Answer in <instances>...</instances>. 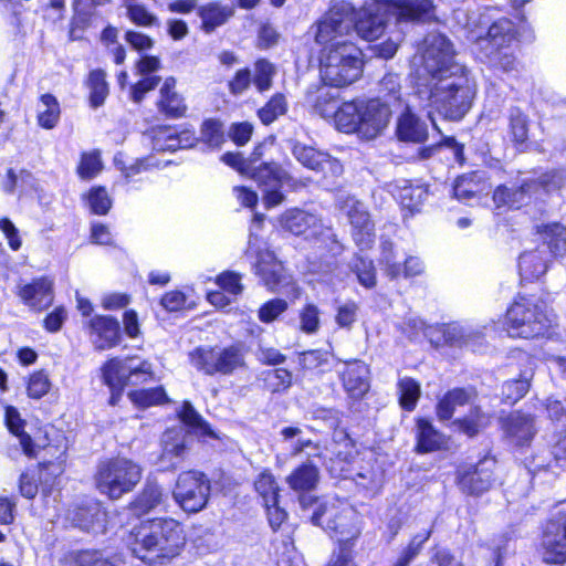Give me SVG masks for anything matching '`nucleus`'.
Here are the masks:
<instances>
[{
    "label": "nucleus",
    "instance_id": "nucleus-55",
    "mask_svg": "<svg viewBox=\"0 0 566 566\" xmlns=\"http://www.w3.org/2000/svg\"><path fill=\"white\" fill-rule=\"evenodd\" d=\"M99 151L83 153L77 166V174L82 179H92L102 170Z\"/></svg>",
    "mask_w": 566,
    "mask_h": 566
},
{
    "label": "nucleus",
    "instance_id": "nucleus-34",
    "mask_svg": "<svg viewBox=\"0 0 566 566\" xmlns=\"http://www.w3.org/2000/svg\"><path fill=\"white\" fill-rule=\"evenodd\" d=\"M166 501L167 495H165L161 486L148 480L142 492L133 501L132 509L137 514H146L151 510L164 506Z\"/></svg>",
    "mask_w": 566,
    "mask_h": 566
},
{
    "label": "nucleus",
    "instance_id": "nucleus-15",
    "mask_svg": "<svg viewBox=\"0 0 566 566\" xmlns=\"http://www.w3.org/2000/svg\"><path fill=\"white\" fill-rule=\"evenodd\" d=\"M252 170V178L263 188V201L266 208L283 202L284 195L281 192V187L286 186L296 191L307 187L311 182L310 178H294L276 164H262Z\"/></svg>",
    "mask_w": 566,
    "mask_h": 566
},
{
    "label": "nucleus",
    "instance_id": "nucleus-7",
    "mask_svg": "<svg viewBox=\"0 0 566 566\" xmlns=\"http://www.w3.org/2000/svg\"><path fill=\"white\" fill-rule=\"evenodd\" d=\"M280 224L292 234L303 235L305 240L313 241L317 249L331 256L339 255L344 250L333 229L325 227L321 218L313 212L297 208L289 209L280 217Z\"/></svg>",
    "mask_w": 566,
    "mask_h": 566
},
{
    "label": "nucleus",
    "instance_id": "nucleus-36",
    "mask_svg": "<svg viewBox=\"0 0 566 566\" xmlns=\"http://www.w3.org/2000/svg\"><path fill=\"white\" fill-rule=\"evenodd\" d=\"M61 107L52 94H42L36 105V122L41 128L53 129L60 122Z\"/></svg>",
    "mask_w": 566,
    "mask_h": 566
},
{
    "label": "nucleus",
    "instance_id": "nucleus-21",
    "mask_svg": "<svg viewBox=\"0 0 566 566\" xmlns=\"http://www.w3.org/2000/svg\"><path fill=\"white\" fill-rule=\"evenodd\" d=\"M337 88L322 81V83L310 85L305 93V104L321 117L334 118L336 127L337 114L342 108Z\"/></svg>",
    "mask_w": 566,
    "mask_h": 566
},
{
    "label": "nucleus",
    "instance_id": "nucleus-17",
    "mask_svg": "<svg viewBox=\"0 0 566 566\" xmlns=\"http://www.w3.org/2000/svg\"><path fill=\"white\" fill-rule=\"evenodd\" d=\"M210 495V481L199 471H186L179 474L172 496L187 513L203 510Z\"/></svg>",
    "mask_w": 566,
    "mask_h": 566
},
{
    "label": "nucleus",
    "instance_id": "nucleus-13",
    "mask_svg": "<svg viewBox=\"0 0 566 566\" xmlns=\"http://www.w3.org/2000/svg\"><path fill=\"white\" fill-rule=\"evenodd\" d=\"M312 522L322 526L332 536H337L344 544L359 533L356 512L346 502L339 500L319 504L312 515Z\"/></svg>",
    "mask_w": 566,
    "mask_h": 566
},
{
    "label": "nucleus",
    "instance_id": "nucleus-41",
    "mask_svg": "<svg viewBox=\"0 0 566 566\" xmlns=\"http://www.w3.org/2000/svg\"><path fill=\"white\" fill-rule=\"evenodd\" d=\"M114 165L122 171L123 177L127 184L135 180V176L149 171L153 168H159L160 164L153 156L136 159L134 163L127 165L122 154L114 157Z\"/></svg>",
    "mask_w": 566,
    "mask_h": 566
},
{
    "label": "nucleus",
    "instance_id": "nucleus-47",
    "mask_svg": "<svg viewBox=\"0 0 566 566\" xmlns=\"http://www.w3.org/2000/svg\"><path fill=\"white\" fill-rule=\"evenodd\" d=\"M130 401L139 408L165 403L168 398L163 387L133 390L128 394Z\"/></svg>",
    "mask_w": 566,
    "mask_h": 566
},
{
    "label": "nucleus",
    "instance_id": "nucleus-19",
    "mask_svg": "<svg viewBox=\"0 0 566 566\" xmlns=\"http://www.w3.org/2000/svg\"><path fill=\"white\" fill-rule=\"evenodd\" d=\"M135 376H143L144 380H148L153 376L151 365L144 360L138 365L134 364V359H111L103 367V379L109 388L123 390L129 384H135Z\"/></svg>",
    "mask_w": 566,
    "mask_h": 566
},
{
    "label": "nucleus",
    "instance_id": "nucleus-61",
    "mask_svg": "<svg viewBox=\"0 0 566 566\" xmlns=\"http://www.w3.org/2000/svg\"><path fill=\"white\" fill-rule=\"evenodd\" d=\"M200 17L205 30L210 32L216 27L226 22L228 12L226 9L220 8L219 6L211 4L200 10Z\"/></svg>",
    "mask_w": 566,
    "mask_h": 566
},
{
    "label": "nucleus",
    "instance_id": "nucleus-3",
    "mask_svg": "<svg viewBox=\"0 0 566 566\" xmlns=\"http://www.w3.org/2000/svg\"><path fill=\"white\" fill-rule=\"evenodd\" d=\"M476 84L469 70L433 82H416L413 98L426 102L443 118L462 119L472 106Z\"/></svg>",
    "mask_w": 566,
    "mask_h": 566
},
{
    "label": "nucleus",
    "instance_id": "nucleus-62",
    "mask_svg": "<svg viewBox=\"0 0 566 566\" xmlns=\"http://www.w3.org/2000/svg\"><path fill=\"white\" fill-rule=\"evenodd\" d=\"M319 310L314 304H307L300 313V328L306 334H315L319 328Z\"/></svg>",
    "mask_w": 566,
    "mask_h": 566
},
{
    "label": "nucleus",
    "instance_id": "nucleus-22",
    "mask_svg": "<svg viewBox=\"0 0 566 566\" xmlns=\"http://www.w3.org/2000/svg\"><path fill=\"white\" fill-rule=\"evenodd\" d=\"M292 155L304 167L322 172L325 177H337L343 172V166L329 154L321 151L300 142L294 143Z\"/></svg>",
    "mask_w": 566,
    "mask_h": 566
},
{
    "label": "nucleus",
    "instance_id": "nucleus-64",
    "mask_svg": "<svg viewBox=\"0 0 566 566\" xmlns=\"http://www.w3.org/2000/svg\"><path fill=\"white\" fill-rule=\"evenodd\" d=\"M359 306L354 301H347L337 307L335 321L340 328H350L357 319Z\"/></svg>",
    "mask_w": 566,
    "mask_h": 566
},
{
    "label": "nucleus",
    "instance_id": "nucleus-39",
    "mask_svg": "<svg viewBox=\"0 0 566 566\" xmlns=\"http://www.w3.org/2000/svg\"><path fill=\"white\" fill-rule=\"evenodd\" d=\"M528 130V116L518 107H510L507 111V134L516 147L527 142Z\"/></svg>",
    "mask_w": 566,
    "mask_h": 566
},
{
    "label": "nucleus",
    "instance_id": "nucleus-56",
    "mask_svg": "<svg viewBox=\"0 0 566 566\" xmlns=\"http://www.w3.org/2000/svg\"><path fill=\"white\" fill-rule=\"evenodd\" d=\"M52 382L46 371L38 370L30 375L27 386L28 396L32 399H40L51 389Z\"/></svg>",
    "mask_w": 566,
    "mask_h": 566
},
{
    "label": "nucleus",
    "instance_id": "nucleus-9",
    "mask_svg": "<svg viewBox=\"0 0 566 566\" xmlns=\"http://www.w3.org/2000/svg\"><path fill=\"white\" fill-rule=\"evenodd\" d=\"M543 243L534 251L521 254L518 268L521 277L525 281L539 279L547 271V255L562 256L566 251V228L558 223L538 227Z\"/></svg>",
    "mask_w": 566,
    "mask_h": 566
},
{
    "label": "nucleus",
    "instance_id": "nucleus-30",
    "mask_svg": "<svg viewBox=\"0 0 566 566\" xmlns=\"http://www.w3.org/2000/svg\"><path fill=\"white\" fill-rule=\"evenodd\" d=\"M502 428L512 443L528 444L536 433L534 418L521 412H512L502 420Z\"/></svg>",
    "mask_w": 566,
    "mask_h": 566
},
{
    "label": "nucleus",
    "instance_id": "nucleus-46",
    "mask_svg": "<svg viewBox=\"0 0 566 566\" xmlns=\"http://www.w3.org/2000/svg\"><path fill=\"white\" fill-rule=\"evenodd\" d=\"M399 403L402 409L412 411L420 398V384L410 377H401L398 380Z\"/></svg>",
    "mask_w": 566,
    "mask_h": 566
},
{
    "label": "nucleus",
    "instance_id": "nucleus-5",
    "mask_svg": "<svg viewBox=\"0 0 566 566\" xmlns=\"http://www.w3.org/2000/svg\"><path fill=\"white\" fill-rule=\"evenodd\" d=\"M391 112L389 103L381 98L345 102L337 114V129L370 140L387 128Z\"/></svg>",
    "mask_w": 566,
    "mask_h": 566
},
{
    "label": "nucleus",
    "instance_id": "nucleus-53",
    "mask_svg": "<svg viewBox=\"0 0 566 566\" xmlns=\"http://www.w3.org/2000/svg\"><path fill=\"white\" fill-rule=\"evenodd\" d=\"M73 566H119V558L111 562L99 551L86 549L74 554Z\"/></svg>",
    "mask_w": 566,
    "mask_h": 566
},
{
    "label": "nucleus",
    "instance_id": "nucleus-23",
    "mask_svg": "<svg viewBox=\"0 0 566 566\" xmlns=\"http://www.w3.org/2000/svg\"><path fill=\"white\" fill-rule=\"evenodd\" d=\"M353 228V239L360 250L368 249L375 241L374 224L364 203L355 198H347L342 207Z\"/></svg>",
    "mask_w": 566,
    "mask_h": 566
},
{
    "label": "nucleus",
    "instance_id": "nucleus-40",
    "mask_svg": "<svg viewBox=\"0 0 566 566\" xmlns=\"http://www.w3.org/2000/svg\"><path fill=\"white\" fill-rule=\"evenodd\" d=\"M6 424L9 431L19 439L23 452L30 458L34 457L35 448L33 441L31 437L23 431L24 421L21 419L20 413L15 408H6Z\"/></svg>",
    "mask_w": 566,
    "mask_h": 566
},
{
    "label": "nucleus",
    "instance_id": "nucleus-44",
    "mask_svg": "<svg viewBox=\"0 0 566 566\" xmlns=\"http://www.w3.org/2000/svg\"><path fill=\"white\" fill-rule=\"evenodd\" d=\"M90 90V104L92 107L97 108L102 106L108 95V84L106 82V74L102 70H94L90 73L87 80Z\"/></svg>",
    "mask_w": 566,
    "mask_h": 566
},
{
    "label": "nucleus",
    "instance_id": "nucleus-58",
    "mask_svg": "<svg viewBox=\"0 0 566 566\" xmlns=\"http://www.w3.org/2000/svg\"><path fill=\"white\" fill-rule=\"evenodd\" d=\"M201 140L210 148H218L223 143V130L220 122L207 119L201 125Z\"/></svg>",
    "mask_w": 566,
    "mask_h": 566
},
{
    "label": "nucleus",
    "instance_id": "nucleus-6",
    "mask_svg": "<svg viewBox=\"0 0 566 566\" xmlns=\"http://www.w3.org/2000/svg\"><path fill=\"white\" fill-rule=\"evenodd\" d=\"M421 65L417 70L416 82H433L468 67L454 61V50L450 40L437 32L429 33L422 42Z\"/></svg>",
    "mask_w": 566,
    "mask_h": 566
},
{
    "label": "nucleus",
    "instance_id": "nucleus-1",
    "mask_svg": "<svg viewBox=\"0 0 566 566\" xmlns=\"http://www.w3.org/2000/svg\"><path fill=\"white\" fill-rule=\"evenodd\" d=\"M352 3L334 0L316 25L315 41L323 45L319 55L321 80L334 87L356 82L363 73L361 50L347 39L352 30Z\"/></svg>",
    "mask_w": 566,
    "mask_h": 566
},
{
    "label": "nucleus",
    "instance_id": "nucleus-35",
    "mask_svg": "<svg viewBox=\"0 0 566 566\" xmlns=\"http://www.w3.org/2000/svg\"><path fill=\"white\" fill-rule=\"evenodd\" d=\"M447 438L434 429L432 423L426 419L417 421V451L420 453L432 452L446 448Z\"/></svg>",
    "mask_w": 566,
    "mask_h": 566
},
{
    "label": "nucleus",
    "instance_id": "nucleus-32",
    "mask_svg": "<svg viewBox=\"0 0 566 566\" xmlns=\"http://www.w3.org/2000/svg\"><path fill=\"white\" fill-rule=\"evenodd\" d=\"M192 135L188 130L178 132L175 127L160 126L153 129V148L157 151H175L192 145Z\"/></svg>",
    "mask_w": 566,
    "mask_h": 566
},
{
    "label": "nucleus",
    "instance_id": "nucleus-28",
    "mask_svg": "<svg viewBox=\"0 0 566 566\" xmlns=\"http://www.w3.org/2000/svg\"><path fill=\"white\" fill-rule=\"evenodd\" d=\"M389 192L410 213L418 211L428 197V189L424 185L412 184L406 179H399L390 184Z\"/></svg>",
    "mask_w": 566,
    "mask_h": 566
},
{
    "label": "nucleus",
    "instance_id": "nucleus-31",
    "mask_svg": "<svg viewBox=\"0 0 566 566\" xmlns=\"http://www.w3.org/2000/svg\"><path fill=\"white\" fill-rule=\"evenodd\" d=\"M191 440L182 427L166 430L163 436V460H168L175 468L184 459Z\"/></svg>",
    "mask_w": 566,
    "mask_h": 566
},
{
    "label": "nucleus",
    "instance_id": "nucleus-51",
    "mask_svg": "<svg viewBox=\"0 0 566 566\" xmlns=\"http://www.w3.org/2000/svg\"><path fill=\"white\" fill-rule=\"evenodd\" d=\"M293 375L285 368H275L263 373L265 386L272 392L285 391L292 385Z\"/></svg>",
    "mask_w": 566,
    "mask_h": 566
},
{
    "label": "nucleus",
    "instance_id": "nucleus-20",
    "mask_svg": "<svg viewBox=\"0 0 566 566\" xmlns=\"http://www.w3.org/2000/svg\"><path fill=\"white\" fill-rule=\"evenodd\" d=\"M415 98L402 105L401 114L398 116L396 134L400 140L410 143H424L429 134L428 120L433 129H439L431 112L428 111L426 118L416 113L417 105Z\"/></svg>",
    "mask_w": 566,
    "mask_h": 566
},
{
    "label": "nucleus",
    "instance_id": "nucleus-11",
    "mask_svg": "<svg viewBox=\"0 0 566 566\" xmlns=\"http://www.w3.org/2000/svg\"><path fill=\"white\" fill-rule=\"evenodd\" d=\"M515 39L514 25L509 19H500L493 22L485 38H480L478 46L484 54L488 63L493 67L510 73L517 71V61L511 44Z\"/></svg>",
    "mask_w": 566,
    "mask_h": 566
},
{
    "label": "nucleus",
    "instance_id": "nucleus-8",
    "mask_svg": "<svg viewBox=\"0 0 566 566\" xmlns=\"http://www.w3.org/2000/svg\"><path fill=\"white\" fill-rule=\"evenodd\" d=\"M505 329L510 337L534 338L544 335L551 326L546 305L531 296H520L507 308Z\"/></svg>",
    "mask_w": 566,
    "mask_h": 566
},
{
    "label": "nucleus",
    "instance_id": "nucleus-57",
    "mask_svg": "<svg viewBox=\"0 0 566 566\" xmlns=\"http://www.w3.org/2000/svg\"><path fill=\"white\" fill-rule=\"evenodd\" d=\"M530 388V379L523 375L518 379L509 380L502 386L503 399L509 403H515L525 396Z\"/></svg>",
    "mask_w": 566,
    "mask_h": 566
},
{
    "label": "nucleus",
    "instance_id": "nucleus-43",
    "mask_svg": "<svg viewBox=\"0 0 566 566\" xmlns=\"http://www.w3.org/2000/svg\"><path fill=\"white\" fill-rule=\"evenodd\" d=\"M490 422L491 417L488 413L482 412L479 407H471L470 413L464 418L457 419L454 424L467 436L473 437L486 428Z\"/></svg>",
    "mask_w": 566,
    "mask_h": 566
},
{
    "label": "nucleus",
    "instance_id": "nucleus-49",
    "mask_svg": "<svg viewBox=\"0 0 566 566\" xmlns=\"http://www.w3.org/2000/svg\"><path fill=\"white\" fill-rule=\"evenodd\" d=\"M254 488L258 494L262 497L263 504H275L279 500V485L274 475L265 470L261 472L254 482Z\"/></svg>",
    "mask_w": 566,
    "mask_h": 566
},
{
    "label": "nucleus",
    "instance_id": "nucleus-4",
    "mask_svg": "<svg viewBox=\"0 0 566 566\" xmlns=\"http://www.w3.org/2000/svg\"><path fill=\"white\" fill-rule=\"evenodd\" d=\"M184 544V530L176 520L155 518L139 525L132 552L144 563L163 564L179 555Z\"/></svg>",
    "mask_w": 566,
    "mask_h": 566
},
{
    "label": "nucleus",
    "instance_id": "nucleus-27",
    "mask_svg": "<svg viewBox=\"0 0 566 566\" xmlns=\"http://www.w3.org/2000/svg\"><path fill=\"white\" fill-rule=\"evenodd\" d=\"M21 301L34 311H43L53 302V282L48 277L35 279L20 286Z\"/></svg>",
    "mask_w": 566,
    "mask_h": 566
},
{
    "label": "nucleus",
    "instance_id": "nucleus-24",
    "mask_svg": "<svg viewBox=\"0 0 566 566\" xmlns=\"http://www.w3.org/2000/svg\"><path fill=\"white\" fill-rule=\"evenodd\" d=\"M345 391L352 399L360 400L370 388V370L361 360H353L344 364L339 370Z\"/></svg>",
    "mask_w": 566,
    "mask_h": 566
},
{
    "label": "nucleus",
    "instance_id": "nucleus-16",
    "mask_svg": "<svg viewBox=\"0 0 566 566\" xmlns=\"http://www.w3.org/2000/svg\"><path fill=\"white\" fill-rule=\"evenodd\" d=\"M262 221V216H254L250 228L247 254L255 256V273L262 279L263 283L270 290L279 291L282 286H287L291 283V279L285 274L282 263L276 260L273 252L266 249L260 250L255 230L260 228Z\"/></svg>",
    "mask_w": 566,
    "mask_h": 566
},
{
    "label": "nucleus",
    "instance_id": "nucleus-25",
    "mask_svg": "<svg viewBox=\"0 0 566 566\" xmlns=\"http://www.w3.org/2000/svg\"><path fill=\"white\" fill-rule=\"evenodd\" d=\"M495 461L490 458L481 460L472 470L465 471L460 475V488L469 493L479 495L488 491L493 482V469Z\"/></svg>",
    "mask_w": 566,
    "mask_h": 566
},
{
    "label": "nucleus",
    "instance_id": "nucleus-63",
    "mask_svg": "<svg viewBox=\"0 0 566 566\" xmlns=\"http://www.w3.org/2000/svg\"><path fill=\"white\" fill-rule=\"evenodd\" d=\"M179 417L185 424L195 429H200L202 433L207 436L212 434L209 426L203 421L201 416L195 410L190 402H184L182 408L179 412Z\"/></svg>",
    "mask_w": 566,
    "mask_h": 566
},
{
    "label": "nucleus",
    "instance_id": "nucleus-12",
    "mask_svg": "<svg viewBox=\"0 0 566 566\" xmlns=\"http://www.w3.org/2000/svg\"><path fill=\"white\" fill-rule=\"evenodd\" d=\"M566 185V169H556L542 174L537 178H525L517 189L499 186L493 193L496 208H520L527 198L541 192L549 193Z\"/></svg>",
    "mask_w": 566,
    "mask_h": 566
},
{
    "label": "nucleus",
    "instance_id": "nucleus-54",
    "mask_svg": "<svg viewBox=\"0 0 566 566\" xmlns=\"http://www.w3.org/2000/svg\"><path fill=\"white\" fill-rule=\"evenodd\" d=\"M431 530L416 534L394 566H409L413 558L420 553L424 543L430 538Z\"/></svg>",
    "mask_w": 566,
    "mask_h": 566
},
{
    "label": "nucleus",
    "instance_id": "nucleus-26",
    "mask_svg": "<svg viewBox=\"0 0 566 566\" xmlns=\"http://www.w3.org/2000/svg\"><path fill=\"white\" fill-rule=\"evenodd\" d=\"M92 342L98 349L116 346L120 339V327L116 318L107 315H96L88 322Z\"/></svg>",
    "mask_w": 566,
    "mask_h": 566
},
{
    "label": "nucleus",
    "instance_id": "nucleus-33",
    "mask_svg": "<svg viewBox=\"0 0 566 566\" xmlns=\"http://www.w3.org/2000/svg\"><path fill=\"white\" fill-rule=\"evenodd\" d=\"M72 522L86 532L103 533L106 530V512L97 502L74 511Z\"/></svg>",
    "mask_w": 566,
    "mask_h": 566
},
{
    "label": "nucleus",
    "instance_id": "nucleus-38",
    "mask_svg": "<svg viewBox=\"0 0 566 566\" xmlns=\"http://www.w3.org/2000/svg\"><path fill=\"white\" fill-rule=\"evenodd\" d=\"M472 395L465 389L457 388L448 391L438 402L437 415L442 421L453 417L457 410L471 403Z\"/></svg>",
    "mask_w": 566,
    "mask_h": 566
},
{
    "label": "nucleus",
    "instance_id": "nucleus-14",
    "mask_svg": "<svg viewBox=\"0 0 566 566\" xmlns=\"http://www.w3.org/2000/svg\"><path fill=\"white\" fill-rule=\"evenodd\" d=\"M191 365L207 375H231L245 367V353L242 345H231L224 348H196L190 353Z\"/></svg>",
    "mask_w": 566,
    "mask_h": 566
},
{
    "label": "nucleus",
    "instance_id": "nucleus-29",
    "mask_svg": "<svg viewBox=\"0 0 566 566\" xmlns=\"http://www.w3.org/2000/svg\"><path fill=\"white\" fill-rule=\"evenodd\" d=\"M486 326H471L460 323L447 324L441 328L446 342L451 346L468 347L473 352L481 344Z\"/></svg>",
    "mask_w": 566,
    "mask_h": 566
},
{
    "label": "nucleus",
    "instance_id": "nucleus-59",
    "mask_svg": "<svg viewBox=\"0 0 566 566\" xmlns=\"http://www.w3.org/2000/svg\"><path fill=\"white\" fill-rule=\"evenodd\" d=\"M87 203L93 213L103 216L109 211L112 199L105 188L95 187L87 195Z\"/></svg>",
    "mask_w": 566,
    "mask_h": 566
},
{
    "label": "nucleus",
    "instance_id": "nucleus-10",
    "mask_svg": "<svg viewBox=\"0 0 566 566\" xmlns=\"http://www.w3.org/2000/svg\"><path fill=\"white\" fill-rule=\"evenodd\" d=\"M143 470L126 458H114L99 462L95 473L97 490L112 500L132 492L142 480Z\"/></svg>",
    "mask_w": 566,
    "mask_h": 566
},
{
    "label": "nucleus",
    "instance_id": "nucleus-45",
    "mask_svg": "<svg viewBox=\"0 0 566 566\" xmlns=\"http://www.w3.org/2000/svg\"><path fill=\"white\" fill-rule=\"evenodd\" d=\"M349 269L364 287L373 289L376 285V270L371 260L356 254L349 262Z\"/></svg>",
    "mask_w": 566,
    "mask_h": 566
},
{
    "label": "nucleus",
    "instance_id": "nucleus-2",
    "mask_svg": "<svg viewBox=\"0 0 566 566\" xmlns=\"http://www.w3.org/2000/svg\"><path fill=\"white\" fill-rule=\"evenodd\" d=\"M353 8L352 29L367 40L378 39L385 31L388 17L397 22H426L433 18L434 6L431 0H371L358 11Z\"/></svg>",
    "mask_w": 566,
    "mask_h": 566
},
{
    "label": "nucleus",
    "instance_id": "nucleus-52",
    "mask_svg": "<svg viewBox=\"0 0 566 566\" xmlns=\"http://www.w3.org/2000/svg\"><path fill=\"white\" fill-rule=\"evenodd\" d=\"M379 264L389 279L396 280L401 275V264L397 261L392 242L385 241L381 243Z\"/></svg>",
    "mask_w": 566,
    "mask_h": 566
},
{
    "label": "nucleus",
    "instance_id": "nucleus-50",
    "mask_svg": "<svg viewBox=\"0 0 566 566\" xmlns=\"http://www.w3.org/2000/svg\"><path fill=\"white\" fill-rule=\"evenodd\" d=\"M253 83L259 92L269 91L272 86V80L276 74L275 66L265 59H260L254 63Z\"/></svg>",
    "mask_w": 566,
    "mask_h": 566
},
{
    "label": "nucleus",
    "instance_id": "nucleus-42",
    "mask_svg": "<svg viewBox=\"0 0 566 566\" xmlns=\"http://www.w3.org/2000/svg\"><path fill=\"white\" fill-rule=\"evenodd\" d=\"M318 481V470L313 464H302L286 479L287 484L294 491H311Z\"/></svg>",
    "mask_w": 566,
    "mask_h": 566
},
{
    "label": "nucleus",
    "instance_id": "nucleus-48",
    "mask_svg": "<svg viewBox=\"0 0 566 566\" xmlns=\"http://www.w3.org/2000/svg\"><path fill=\"white\" fill-rule=\"evenodd\" d=\"M287 112V101L281 93L274 94L270 101L259 109L258 115L264 125H270Z\"/></svg>",
    "mask_w": 566,
    "mask_h": 566
},
{
    "label": "nucleus",
    "instance_id": "nucleus-60",
    "mask_svg": "<svg viewBox=\"0 0 566 566\" xmlns=\"http://www.w3.org/2000/svg\"><path fill=\"white\" fill-rule=\"evenodd\" d=\"M475 175L459 177L453 186V195L458 200L468 201L481 191L480 186L474 181Z\"/></svg>",
    "mask_w": 566,
    "mask_h": 566
},
{
    "label": "nucleus",
    "instance_id": "nucleus-18",
    "mask_svg": "<svg viewBox=\"0 0 566 566\" xmlns=\"http://www.w3.org/2000/svg\"><path fill=\"white\" fill-rule=\"evenodd\" d=\"M541 546L543 559L548 564L566 562V511L559 510L544 526Z\"/></svg>",
    "mask_w": 566,
    "mask_h": 566
},
{
    "label": "nucleus",
    "instance_id": "nucleus-37",
    "mask_svg": "<svg viewBox=\"0 0 566 566\" xmlns=\"http://www.w3.org/2000/svg\"><path fill=\"white\" fill-rule=\"evenodd\" d=\"M176 81L174 77L165 80L164 85L160 88L159 108L166 115L171 117H180L186 112V105L182 97L177 94L174 88Z\"/></svg>",
    "mask_w": 566,
    "mask_h": 566
}]
</instances>
